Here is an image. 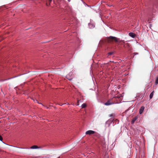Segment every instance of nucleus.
I'll return each instance as SVG.
<instances>
[{"label":"nucleus","mask_w":158,"mask_h":158,"mask_svg":"<svg viewBox=\"0 0 158 158\" xmlns=\"http://www.w3.org/2000/svg\"><path fill=\"white\" fill-rule=\"evenodd\" d=\"M144 107L143 106H141L139 109V113L140 114H141L143 113V111L144 110Z\"/></svg>","instance_id":"5"},{"label":"nucleus","mask_w":158,"mask_h":158,"mask_svg":"<svg viewBox=\"0 0 158 158\" xmlns=\"http://www.w3.org/2000/svg\"><path fill=\"white\" fill-rule=\"evenodd\" d=\"M38 148V147L36 145H34L31 147V149H36Z\"/></svg>","instance_id":"9"},{"label":"nucleus","mask_w":158,"mask_h":158,"mask_svg":"<svg viewBox=\"0 0 158 158\" xmlns=\"http://www.w3.org/2000/svg\"><path fill=\"white\" fill-rule=\"evenodd\" d=\"M80 101V100H78L77 101V106H79V102Z\"/></svg>","instance_id":"13"},{"label":"nucleus","mask_w":158,"mask_h":158,"mask_svg":"<svg viewBox=\"0 0 158 158\" xmlns=\"http://www.w3.org/2000/svg\"><path fill=\"white\" fill-rule=\"evenodd\" d=\"M123 43L121 44L123 45Z\"/></svg>","instance_id":"21"},{"label":"nucleus","mask_w":158,"mask_h":158,"mask_svg":"<svg viewBox=\"0 0 158 158\" xmlns=\"http://www.w3.org/2000/svg\"><path fill=\"white\" fill-rule=\"evenodd\" d=\"M69 1V2H70V0H68Z\"/></svg>","instance_id":"19"},{"label":"nucleus","mask_w":158,"mask_h":158,"mask_svg":"<svg viewBox=\"0 0 158 158\" xmlns=\"http://www.w3.org/2000/svg\"><path fill=\"white\" fill-rule=\"evenodd\" d=\"M114 53L113 52H109L108 53V56H110V55H112L114 54Z\"/></svg>","instance_id":"11"},{"label":"nucleus","mask_w":158,"mask_h":158,"mask_svg":"<svg viewBox=\"0 0 158 158\" xmlns=\"http://www.w3.org/2000/svg\"><path fill=\"white\" fill-rule=\"evenodd\" d=\"M123 43L121 44L123 45Z\"/></svg>","instance_id":"20"},{"label":"nucleus","mask_w":158,"mask_h":158,"mask_svg":"<svg viewBox=\"0 0 158 158\" xmlns=\"http://www.w3.org/2000/svg\"><path fill=\"white\" fill-rule=\"evenodd\" d=\"M106 41L108 43L110 44L112 43L114 41L115 42L118 43L123 42L124 44L125 43V42L124 40H119V39L112 36H110L109 37L107 38L106 40Z\"/></svg>","instance_id":"1"},{"label":"nucleus","mask_w":158,"mask_h":158,"mask_svg":"<svg viewBox=\"0 0 158 158\" xmlns=\"http://www.w3.org/2000/svg\"><path fill=\"white\" fill-rule=\"evenodd\" d=\"M3 140V138L2 136L1 135H0V140L1 141H2Z\"/></svg>","instance_id":"14"},{"label":"nucleus","mask_w":158,"mask_h":158,"mask_svg":"<svg viewBox=\"0 0 158 158\" xmlns=\"http://www.w3.org/2000/svg\"><path fill=\"white\" fill-rule=\"evenodd\" d=\"M138 117L137 116L135 117L131 121L132 124H133L134 123V122L137 120Z\"/></svg>","instance_id":"7"},{"label":"nucleus","mask_w":158,"mask_h":158,"mask_svg":"<svg viewBox=\"0 0 158 158\" xmlns=\"http://www.w3.org/2000/svg\"><path fill=\"white\" fill-rule=\"evenodd\" d=\"M110 117H113V115L112 114H110Z\"/></svg>","instance_id":"15"},{"label":"nucleus","mask_w":158,"mask_h":158,"mask_svg":"<svg viewBox=\"0 0 158 158\" xmlns=\"http://www.w3.org/2000/svg\"><path fill=\"white\" fill-rule=\"evenodd\" d=\"M129 35L131 37H132V38H134V37H135L136 35L134 33H132V32H130V33H129Z\"/></svg>","instance_id":"6"},{"label":"nucleus","mask_w":158,"mask_h":158,"mask_svg":"<svg viewBox=\"0 0 158 158\" xmlns=\"http://www.w3.org/2000/svg\"><path fill=\"white\" fill-rule=\"evenodd\" d=\"M124 47L127 49L128 50L130 51L132 50V47L129 44L126 43L124 45Z\"/></svg>","instance_id":"2"},{"label":"nucleus","mask_w":158,"mask_h":158,"mask_svg":"<svg viewBox=\"0 0 158 158\" xmlns=\"http://www.w3.org/2000/svg\"><path fill=\"white\" fill-rule=\"evenodd\" d=\"M154 91L152 92L150 94L149 97L150 99H152V97L153 95Z\"/></svg>","instance_id":"8"},{"label":"nucleus","mask_w":158,"mask_h":158,"mask_svg":"<svg viewBox=\"0 0 158 158\" xmlns=\"http://www.w3.org/2000/svg\"><path fill=\"white\" fill-rule=\"evenodd\" d=\"M52 1V0H50V2Z\"/></svg>","instance_id":"22"},{"label":"nucleus","mask_w":158,"mask_h":158,"mask_svg":"<svg viewBox=\"0 0 158 158\" xmlns=\"http://www.w3.org/2000/svg\"><path fill=\"white\" fill-rule=\"evenodd\" d=\"M35 102H37V103H39V104H41V103H40L39 102H38V101H37V100H35Z\"/></svg>","instance_id":"16"},{"label":"nucleus","mask_w":158,"mask_h":158,"mask_svg":"<svg viewBox=\"0 0 158 158\" xmlns=\"http://www.w3.org/2000/svg\"><path fill=\"white\" fill-rule=\"evenodd\" d=\"M156 83L157 84H158V77H157L156 79Z\"/></svg>","instance_id":"12"},{"label":"nucleus","mask_w":158,"mask_h":158,"mask_svg":"<svg viewBox=\"0 0 158 158\" xmlns=\"http://www.w3.org/2000/svg\"><path fill=\"white\" fill-rule=\"evenodd\" d=\"M95 131L92 130H89L86 132L85 134L86 135H91L92 134L95 133Z\"/></svg>","instance_id":"4"},{"label":"nucleus","mask_w":158,"mask_h":158,"mask_svg":"<svg viewBox=\"0 0 158 158\" xmlns=\"http://www.w3.org/2000/svg\"><path fill=\"white\" fill-rule=\"evenodd\" d=\"M46 5L47 6H48V2H47L46 3Z\"/></svg>","instance_id":"17"},{"label":"nucleus","mask_w":158,"mask_h":158,"mask_svg":"<svg viewBox=\"0 0 158 158\" xmlns=\"http://www.w3.org/2000/svg\"><path fill=\"white\" fill-rule=\"evenodd\" d=\"M86 105L85 103H83V104H82L81 106L82 108H84L86 107Z\"/></svg>","instance_id":"10"},{"label":"nucleus","mask_w":158,"mask_h":158,"mask_svg":"<svg viewBox=\"0 0 158 158\" xmlns=\"http://www.w3.org/2000/svg\"><path fill=\"white\" fill-rule=\"evenodd\" d=\"M116 122H118V120L117 119H116Z\"/></svg>","instance_id":"18"},{"label":"nucleus","mask_w":158,"mask_h":158,"mask_svg":"<svg viewBox=\"0 0 158 158\" xmlns=\"http://www.w3.org/2000/svg\"><path fill=\"white\" fill-rule=\"evenodd\" d=\"M113 104H114V102H111V100H109L104 103V105L106 106H109Z\"/></svg>","instance_id":"3"}]
</instances>
